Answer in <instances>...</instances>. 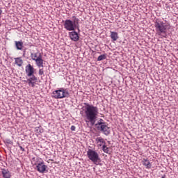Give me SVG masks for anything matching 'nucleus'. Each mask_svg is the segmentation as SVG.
<instances>
[{"label":"nucleus","instance_id":"obj_1","mask_svg":"<svg viewBox=\"0 0 178 178\" xmlns=\"http://www.w3.org/2000/svg\"><path fill=\"white\" fill-rule=\"evenodd\" d=\"M85 105V115L86 123H90L92 126L95 124V120L98 116V107L94 105H90L88 103H84Z\"/></svg>","mask_w":178,"mask_h":178},{"label":"nucleus","instance_id":"obj_2","mask_svg":"<svg viewBox=\"0 0 178 178\" xmlns=\"http://www.w3.org/2000/svg\"><path fill=\"white\" fill-rule=\"evenodd\" d=\"M156 30V35H159L161 38H168V30L170 26L163 21L157 19L154 23Z\"/></svg>","mask_w":178,"mask_h":178},{"label":"nucleus","instance_id":"obj_3","mask_svg":"<svg viewBox=\"0 0 178 178\" xmlns=\"http://www.w3.org/2000/svg\"><path fill=\"white\" fill-rule=\"evenodd\" d=\"M95 126L99 131H102L105 136H109L111 134L109 127L106 125V122H104V120L100 119Z\"/></svg>","mask_w":178,"mask_h":178},{"label":"nucleus","instance_id":"obj_4","mask_svg":"<svg viewBox=\"0 0 178 178\" xmlns=\"http://www.w3.org/2000/svg\"><path fill=\"white\" fill-rule=\"evenodd\" d=\"M52 94L53 98H56V99L69 97V91L65 88H60V90H54Z\"/></svg>","mask_w":178,"mask_h":178},{"label":"nucleus","instance_id":"obj_5","mask_svg":"<svg viewBox=\"0 0 178 178\" xmlns=\"http://www.w3.org/2000/svg\"><path fill=\"white\" fill-rule=\"evenodd\" d=\"M87 155L90 161L93 162L95 165H98L99 163V161H101V159H99V155L98 153L92 149H89L87 152Z\"/></svg>","mask_w":178,"mask_h":178},{"label":"nucleus","instance_id":"obj_6","mask_svg":"<svg viewBox=\"0 0 178 178\" xmlns=\"http://www.w3.org/2000/svg\"><path fill=\"white\" fill-rule=\"evenodd\" d=\"M33 166H36L35 169L39 172V173H47L48 172V166L45 165L44 161H41L38 163V161L35 163H32Z\"/></svg>","mask_w":178,"mask_h":178},{"label":"nucleus","instance_id":"obj_7","mask_svg":"<svg viewBox=\"0 0 178 178\" xmlns=\"http://www.w3.org/2000/svg\"><path fill=\"white\" fill-rule=\"evenodd\" d=\"M64 29L67 31H74L76 30V22L70 19H66L64 22Z\"/></svg>","mask_w":178,"mask_h":178},{"label":"nucleus","instance_id":"obj_8","mask_svg":"<svg viewBox=\"0 0 178 178\" xmlns=\"http://www.w3.org/2000/svg\"><path fill=\"white\" fill-rule=\"evenodd\" d=\"M25 72L28 77H31L34 74V67L31 64H28L25 67Z\"/></svg>","mask_w":178,"mask_h":178},{"label":"nucleus","instance_id":"obj_9","mask_svg":"<svg viewBox=\"0 0 178 178\" xmlns=\"http://www.w3.org/2000/svg\"><path fill=\"white\" fill-rule=\"evenodd\" d=\"M35 62L38 67H44V60L42 59V55H41V54H39V57H38Z\"/></svg>","mask_w":178,"mask_h":178},{"label":"nucleus","instance_id":"obj_10","mask_svg":"<svg viewBox=\"0 0 178 178\" xmlns=\"http://www.w3.org/2000/svg\"><path fill=\"white\" fill-rule=\"evenodd\" d=\"M96 144L97 145V147H104V145H106V142L105 141V139H104L102 137H97L95 139Z\"/></svg>","mask_w":178,"mask_h":178},{"label":"nucleus","instance_id":"obj_11","mask_svg":"<svg viewBox=\"0 0 178 178\" xmlns=\"http://www.w3.org/2000/svg\"><path fill=\"white\" fill-rule=\"evenodd\" d=\"M35 83H37V78L35 76L32 75L31 78L28 79V83L29 86H30L31 87L34 88L35 86Z\"/></svg>","mask_w":178,"mask_h":178},{"label":"nucleus","instance_id":"obj_12","mask_svg":"<svg viewBox=\"0 0 178 178\" xmlns=\"http://www.w3.org/2000/svg\"><path fill=\"white\" fill-rule=\"evenodd\" d=\"M70 38L72 40V41H77L79 38V34L76 31L70 32L69 33Z\"/></svg>","mask_w":178,"mask_h":178},{"label":"nucleus","instance_id":"obj_13","mask_svg":"<svg viewBox=\"0 0 178 178\" xmlns=\"http://www.w3.org/2000/svg\"><path fill=\"white\" fill-rule=\"evenodd\" d=\"M142 163L143 166L145 167L146 169H151V168H152V164L151 163V162H149V160H148L147 159H143L142 161Z\"/></svg>","mask_w":178,"mask_h":178},{"label":"nucleus","instance_id":"obj_14","mask_svg":"<svg viewBox=\"0 0 178 178\" xmlns=\"http://www.w3.org/2000/svg\"><path fill=\"white\" fill-rule=\"evenodd\" d=\"M110 37L113 41H118L119 40V35L117 32L111 31Z\"/></svg>","mask_w":178,"mask_h":178},{"label":"nucleus","instance_id":"obj_15","mask_svg":"<svg viewBox=\"0 0 178 178\" xmlns=\"http://www.w3.org/2000/svg\"><path fill=\"white\" fill-rule=\"evenodd\" d=\"M2 175H3V177H4V178L12 177V175L10 174V172H9V170H8L3 169L2 170Z\"/></svg>","mask_w":178,"mask_h":178},{"label":"nucleus","instance_id":"obj_16","mask_svg":"<svg viewBox=\"0 0 178 178\" xmlns=\"http://www.w3.org/2000/svg\"><path fill=\"white\" fill-rule=\"evenodd\" d=\"M15 47L19 51H22L23 49V42L22 41H15Z\"/></svg>","mask_w":178,"mask_h":178},{"label":"nucleus","instance_id":"obj_17","mask_svg":"<svg viewBox=\"0 0 178 178\" xmlns=\"http://www.w3.org/2000/svg\"><path fill=\"white\" fill-rule=\"evenodd\" d=\"M15 63L17 66L20 67L23 65V59H22L21 57L16 58H15Z\"/></svg>","mask_w":178,"mask_h":178},{"label":"nucleus","instance_id":"obj_18","mask_svg":"<svg viewBox=\"0 0 178 178\" xmlns=\"http://www.w3.org/2000/svg\"><path fill=\"white\" fill-rule=\"evenodd\" d=\"M31 59L33 60H37L38 58L40 57V53H33L31 54Z\"/></svg>","mask_w":178,"mask_h":178},{"label":"nucleus","instance_id":"obj_19","mask_svg":"<svg viewBox=\"0 0 178 178\" xmlns=\"http://www.w3.org/2000/svg\"><path fill=\"white\" fill-rule=\"evenodd\" d=\"M102 151L105 152V154H109V148L106 147V145L102 146Z\"/></svg>","mask_w":178,"mask_h":178},{"label":"nucleus","instance_id":"obj_20","mask_svg":"<svg viewBox=\"0 0 178 178\" xmlns=\"http://www.w3.org/2000/svg\"><path fill=\"white\" fill-rule=\"evenodd\" d=\"M106 59V55L105 54H102V55H100L98 58H97V60L98 61H101V60H104Z\"/></svg>","mask_w":178,"mask_h":178},{"label":"nucleus","instance_id":"obj_21","mask_svg":"<svg viewBox=\"0 0 178 178\" xmlns=\"http://www.w3.org/2000/svg\"><path fill=\"white\" fill-rule=\"evenodd\" d=\"M39 74H40V76H42V74H44V70L43 69H40L39 70Z\"/></svg>","mask_w":178,"mask_h":178},{"label":"nucleus","instance_id":"obj_22","mask_svg":"<svg viewBox=\"0 0 178 178\" xmlns=\"http://www.w3.org/2000/svg\"><path fill=\"white\" fill-rule=\"evenodd\" d=\"M71 130H72V131H74V130H76V127L74 126V125H72V126L71 127Z\"/></svg>","mask_w":178,"mask_h":178},{"label":"nucleus","instance_id":"obj_23","mask_svg":"<svg viewBox=\"0 0 178 178\" xmlns=\"http://www.w3.org/2000/svg\"><path fill=\"white\" fill-rule=\"evenodd\" d=\"M19 148H20L21 151H24V148L23 147L19 146Z\"/></svg>","mask_w":178,"mask_h":178},{"label":"nucleus","instance_id":"obj_24","mask_svg":"<svg viewBox=\"0 0 178 178\" xmlns=\"http://www.w3.org/2000/svg\"><path fill=\"white\" fill-rule=\"evenodd\" d=\"M23 81H24V83H29V79H27V80H24Z\"/></svg>","mask_w":178,"mask_h":178},{"label":"nucleus","instance_id":"obj_25","mask_svg":"<svg viewBox=\"0 0 178 178\" xmlns=\"http://www.w3.org/2000/svg\"><path fill=\"white\" fill-rule=\"evenodd\" d=\"M0 15H2V10L0 8Z\"/></svg>","mask_w":178,"mask_h":178},{"label":"nucleus","instance_id":"obj_26","mask_svg":"<svg viewBox=\"0 0 178 178\" xmlns=\"http://www.w3.org/2000/svg\"><path fill=\"white\" fill-rule=\"evenodd\" d=\"M72 19H76V16H73V17H72Z\"/></svg>","mask_w":178,"mask_h":178},{"label":"nucleus","instance_id":"obj_27","mask_svg":"<svg viewBox=\"0 0 178 178\" xmlns=\"http://www.w3.org/2000/svg\"><path fill=\"white\" fill-rule=\"evenodd\" d=\"M33 159L34 160V159H35L33 158Z\"/></svg>","mask_w":178,"mask_h":178}]
</instances>
